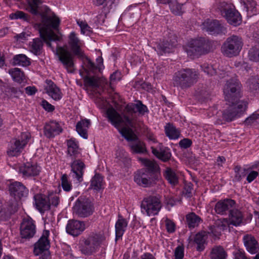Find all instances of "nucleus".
<instances>
[{
    "mask_svg": "<svg viewBox=\"0 0 259 259\" xmlns=\"http://www.w3.org/2000/svg\"><path fill=\"white\" fill-rule=\"evenodd\" d=\"M213 43L203 37L192 39L186 46L185 51L190 57L207 54L215 49Z\"/></svg>",
    "mask_w": 259,
    "mask_h": 259,
    "instance_id": "3",
    "label": "nucleus"
},
{
    "mask_svg": "<svg viewBox=\"0 0 259 259\" xmlns=\"http://www.w3.org/2000/svg\"><path fill=\"white\" fill-rule=\"evenodd\" d=\"M49 234V231L44 230L41 237L34 244L33 253L35 255H38L44 251H49L50 246L48 239Z\"/></svg>",
    "mask_w": 259,
    "mask_h": 259,
    "instance_id": "15",
    "label": "nucleus"
},
{
    "mask_svg": "<svg viewBox=\"0 0 259 259\" xmlns=\"http://www.w3.org/2000/svg\"><path fill=\"white\" fill-rule=\"evenodd\" d=\"M241 1L247 10L250 9L252 12H254V9L255 8L256 5V3L254 0H241Z\"/></svg>",
    "mask_w": 259,
    "mask_h": 259,
    "instance_id": "59",
    "label": "nucleus"
},
{
    "mask_svg": "<svg viewBox=\"0 0 259 259\" xmlns=\"http://www.w3.org/2000/svg\"><path fill=\"white\" fill-rule=\"evenodd\" d=\"M177 45V40L174 36L169 40H164L159 43L157 46V51L161 55L164 53H169L172 52Z\"/></svg>",
    "mask_w": 259,
    "mask_h": 259,
    "instance_id": "23",
    "label": "nucleus"
},
{
    "mask_svg": "<svg viewBox=\"0 0 259 259\" xmlns=\"http://www.w3.org/2000/svg\"><path fill=\"white\" fill-rule=\"evenodd\" d=\"M138 113L139 115L143 116L149 112L147 107L140 100H135V102L131 103V113Z\"/></svg>",
    "mask_w": 259,
    "mask_h": 259,
    "instance_id": "32",
    "label": "nucleus"
},
{
    "mask_svg": "<svg viewBox=\"0 0 259 259\" xmlns=\"http://www.w3.org/2000/svg\"><path fill=\"white\" fill-rule=\"evenodd\" d=\"M241 84L236 78L227 80L224 87V94L226 101L230 103L243 102L240 101Z\"/></svg>",
    "mask_w": 259,
    "mask_h": 259,
    "instance_id": "7",
    "label": "nucleus"
},
{
    "mask_svg": "<svg viewBox=\"0 0 259 259\" xmlns=\"http://www.w3.org/2000/svg\"><path fill=\"white\" fill-rule=\"evenodd\" d=\"M243 241L246 250L251 254H255L259 250V244L255 238L250 235H245Z\"/></svg>",
    "mask_w": 259,
    "mask_h": 259,
    "instance_id": "29",
    "label": "nucleus"
},
{
    "mask_svg": "<svg viewBox=\"0 0 259 259\" xmlns=\"http://www.w3.org/2000/svg\"><path fill=\"white\" fill-rule=\"evenodd\" d=\"M142 211L148 216L157 214L162 207L160 197L159 195H149L145 197L141 202Z\"/></svg>",
    "mask_w": 259,
    "mask_h": 259,
    "instance_id": "8",
    "label": "nucleus"
},
{
    "mask_svg": "<svg viewBox=\"0 0 259 259\" xmlns=\"http://www.w3.org/2000/svg\"><path fill=\"white\" fill-rule=\"evenodd\" d=\"M192 144V141L191 140L188 138H184L181 140L179 143V145L181 148L183 149H187L191 147Z\"/></svg>",
    "mask_w": 259,
    "mask_h": 259,
    "instance_id": "64",
    "label": "nucleus"
},
{
    "mask_svg": "<svg viewBox=\"0 0 259 259\" xmlns=\"http://www.w3.org/2000/svg\"><path fill=\"white\" fill-rule=\"evenodd\" d=\"M19 200V199L14 198L7 202V209L11 212V215L17 211L19 206L18 201Z\"/></svg>",
    "mask_w": 259,
    "mask_h": 259,
    "instance_id": "50",
    "label": "nucleus"
},
{
    "mask_svg": "<svg viewBox=\"0 0 259 259\" xmlns=\"http://www.w3.org/2000/svg\"><path fill=\"white\" fill-rule=\"evenodd\" d=\"M9 190L12 197L20 200L27 192V190L22 183L19 182H14L10 184Z\"/></svg>",
    "mask_w": 259,
    "mask_h": 259,
    "instance_id": "20",
    "label": "nucleus"
},
{
    "mask_svg": "<svg viewBox=\"0 0 259 259\" xmlns=\"http://www.w3.org/2000/svg\"><path fill=\"white\" fill-rule=\"evenodd\" d=\"M68 153L70 156L75 155L77 154L78 146L74 140L72 139L67 141Z\"/></svg>",
    "mask_w": 259,
    "mask_h": 259,
    "instance_id": "52",
    "label": "nucleus"
},
{
    "mask_svg": "<svg viewBox=\"0 0 259 259\" xmlns=\"http://www.w3.org/2000/svg\"><path fill=\"white\" fill-rule=\"evenodd\" d=\"M203 29L211 35L225 34L226 28L218 20L207 19L203 23Z\"/></svg>",
    "mask_w": 259,
    "mask_h": 259,
    "instance_id": "14",
    "label": "nucleus"
},
{
    "mask_svg": "<svg viewBox=\"0 0 259 259\" xmlns=\"http://www.w3.org/2000/svg\"><path fill=\"white\" fill-rule=\"evenodd\" d=\"M29 139V134L26 133L21 134L20 139H13L11 141V146L7 151L8 154L10 156H15L19 154Z\"/></svg>",
    "mask_w": 259,
    "mask_h": 259,
    "instance_id": "13",
    "label": "nucleus"
},
{
    "mask_svg": "<svg viewBox=\"0 0 259 259\" xmlns=\"http://www.w3.org/2000/svg\"><path fill=\"white\" fill-rule=\"evenodd\" d=\"M9 73L11 75L14 81L18 83H22L25 79L24 72L19 68L10 69L9 70Z\"/></svg>",
    "mask_w": 259,
    "mask_h": 259,
    "instance_id": "36",
    "label": "nucleus"
},
{
    "mask_svg": "<svg viewBox=\"0 0 259 259\" xmlns=\"http://www.w3.org/2000/svg\"><path fill=\"white\" fill-rule=\"evenodd\" d=\"M186 221L189 228H194L198 226L202 221L201 219L194 212H191L186 215Z\"/></svg>",
    "mask_w": 259,
    "mask_h": 259,
    "instance_id": "38",
    "label": "nucleus"
},
{
    "mask_svg": "<svg viewBox=\"0 0 259 259\" xmlns=\"http://www.w3.org/2000/svg\"><path fill=\"white\" fill-rule=\"evenodd\" d=\"M165 179L171 185H176L178 182V177L175 172L169 167H167L163 173Z\"/></svg>",
    "mask_w": 259,
    "mask_h": 259,
    "instance_id": "40",
    "label": "nucleus"
},
{
    "mask_svg": "<svg viewBox=\"0 0 259 259\" xmlns=\"http://www.w3.org/2000/svg\"><path fill=\"white\" fill-rule=\"evenodd\" d=\"M165 132L166 136L170 139H177L180 135L179 131L170 123H167L165 125Z\"/></svg>",
    "mask_w": 259,
    "mask_h": 259,
    "instance_id": "43",
    "label": "nucleus"
},
{
    "mask_svg": "<svg viewBox=\"0 0 259 259\" xmlns=\"http://www.w3.org/2000/svg\"><path fill=\"white\" fill-rule=\"evenodd\" d=\"M47 86L45 88L47 93L54 100H60L62 97L60 89L51 80H47Z\"/></svg>",
    "mask_w": 259,
    "mask_h": 259,
    "instance_id": "27",
    "label": "nucleus"
},
{
    "mask_svg": "<svg viewBox=\"0 0 259 259\" xmlns=\"http://www.w3.org/2000/svg\"><path fill=\"white\" fill-rule=\"evenodd\" d=\"M236 201L232 199L226 198L217 202L214 206V210L217 214L226 215L233 208H235Z\"/></svg>",
    "mask_w": 259,
    "mask_h": 259,
    "instance_id": "16",
    "label": "nucleus"
},
{
    "mask_svg": "<svg viewBox=\"0 0 259 259\" xmlns=\"http://www.w3.org/2000/svg\"><path fill=\"white\" fill-rule=\"evenodd\" d=\"M142 165L145 167L142 169L146 170L158 179L160 178V168L158 163L155 160H152L147 158H139Z\"/></svg>",
    "mask_w": 259,
    "mask_h": 259,
    "instance_id": "18",
    "label": "nucleus"
},
{
    "mask_svg": "<svg viewBox=\"0 0 259 259\" xmlns=\"http://www.w3.org/2000/svg\"><path fill=\"white\" fill-rule=\"evenodd\" d=\"M84 80L85 83L90 87H98L100 85L99 78L96 76H86Z\"/></svg>",
    "mask_w": 259,
    "mask_h": 259,
    "instance_id": "54",
    "label": "nucleus"
},
{
    "mask_svg": "<svg viewBox=\"0 0 259 259\" xmlns=\"http://www.w3.org/2000/svg\"><path fill=\"white\" fill-rule=\"evenodd\" d=\"M88 239L97 249L105 239V236L101 234H95L90 236Z\"/></svg>",
    "mask_w": 259,
    "mask_h": 259,
    "instance_id": "46",
    "label": "nucleus"
},
{
    "mask_svg": "<svg viewBox=\"0 0 259 259\" xmlns=\"http://www.w3.org/2000/svg\"><path fill=\"white\" fill-rule=\"evenodd\" d=\"M5 94L10 98H18L22 94L23 92L17 88L11 87H8L5 91Z\"/></svg>",
    "mask_w": 259,
    "mask_h": 259,
    "instance_id": "47",
    "label": "nucleus"
},
{
    "mask_svg": "<svg viewBox=\"0 0 259 259\" xmlns=\"http://www.w3.org/2000/svg\"><path fill=\"white\" fill-rule=\"evenodd\" d=\"M0 220L6 221L8 219L11 215V212L6 208H3L2 207V203H1L0 205Z\"/></svg>",
    "mask_w": 259,
    "mask_h": 259,
    "instance_id": "60",
    "label": "nucleus"
},
{
    "mask_svg": "<svg viewBox=\"0 0 259 259\" xmlns=\"http://www.w3.org/2000/svg\"><path fill=\"white\" fill-rule=\"evenodd\" d=\"M36 208L41 213L50 209V198L45 195L37 194L34 196Z\"/></svg>",
    "mask_w": 259,
    "mask_h": 259,
    "instance_id": "22",
    "label": "nucleus"
},
{
    "mask_svg": "<svg viewBox=\"0 0 259 259\" xmlns=\"http://www.w3.org/2000/svg\"><path fill=\"white\" fill-rule=\"evenodd\" d=\"M175 259H183L184 256V248L183 246H177L175 250Z\"/></svg>",
    "mask_w": 259,
    "mask_h": 259,
    "instance_id": "62",
    "label": "nucleus"
},
{
    "mask_svg": "<svg viewBox=\"0 0 259 259\" xmlns=\"http://www.w3.org/2000/svg\"><path fill=\"white\" fill-rule=\"evenodd\" d=\"M243 215L239 209L233 208L229 213L228 219L229 224L235 226H238L242 223Z\"/></svg>",
    "mask_w": 259,
    "mask_h": 259,
    "instance_id": "31",
    "label": "nucleus"
},
{
    "mask_svg": "<svg viewBox=\"0 0 259 259\" xmlns=\"http://www.w3.org/2000/svg\"><path fill=\"white\" fill-rule=\"evenodd\" d=\"M127 153L123 149H119L116 153V158L124 163L127 161Z\"/></svg>",
    "mask_w": 259,
    "mask_h": 259,
    "instance_id": "61",
    "label": "nucleus"
},
{
    "mask_svg": "<svg viewBox=\"0 0 259 259\" xmlns=\"http://www.w3.org/2000/svg\"><path fill=\"white\" fill-rule=\"evenodd\" d=\"M151 149L152 153L163 162H167L170 159L171 154L167 148H160V151L157 150L154 147H151Z\"/></svg>",
    "mask_w": 259,
    "mask_h": 259,
    "instance_id": "33",
    "label": "nucleus"
},
{
    "mask_svg": "<svg viewBox=\"0 0 259 259\" xmlns=\"http://www.w3.org/2000/svg\"><path fill=\"white\" fill-rule=\"evenodd\" d=\"M19 172L23 177H34L39 174L40 169L37 165L27 162L19 167Z\"/></svg>",
    "mask_w": 259,
    "mask_h": 259,
    "instance_id": "24",
    "label": "nucleus"
},
{
    "mask_svg": "<svg viewBox=\"0 0 259 259\" xmlns=\"http://www.w3.org/2000/svg\"><path fill=\"white\" fill-rule=\"evenodd\" d=\"M132 126V121H131V127ZM131 149L134 153H145L147 152V150L145 143L140 141L137 133H135L131 127Z\"/></svg>",
    "mask_w": 259,
    "mask_h": 259,
    "instance_id": "19",
    "label": "nucleus"
},
{
    "mask_svg": "<svg viewBox=\"0 0 259 259\" xmlns=\"http://www.w3.org/2000/svg\"><path fill=\"white\" fill-rule=\"evenodd\" d=\"M73 212L79 218H87L91 215L94 210L93 203L84 196H80L76 200L73 207Z\"/></svg>",
    "mask_w": 259,
    "mask_h": 259,
    "instance_id": "9",
    "label": "nucleus"
},
{
    "mask_svg": "<svg viewBox=\"0 0 259 259\" xmlns=\"http://www.w3.org/2000/svg\"><path fill=\"white\" fill-rule=\"evenodd\" d=\"M83 242L84 244L80 247V250L83 254L90 255L96 251L97 249L88 238L84 239Z\"/></svg>",
    "mask_w": 259,
    "mask_h": 259,
    "instance_id": "37",
    "label": "nucleus"
},
{
    "mask_svg": "<svg viewBox=\"0 0 259 259\" xmlns=\"http://www.w3.org/2000/svg\"><path fill=\"white\" fill-rule=\"evenodd\" d=\"M228 104L229 107L224 111L222 115L223 119L228 122L233 120L237 116H239L245 110L247 106L245 102L228 103Z\"/></svg>",
    "mask_w": 259,
    "mask_h": 259,
    "instance_id": "11",
    "label": "nucleus"
},
{
    "mask_svg": "<svg viewBox=\"0 0 259 259\" xmlns=\"http://www.w3.org/2000/svg\"><path fill=\"white\" fill-rule=\"evenodd\" d=\"M91 124L89 119H84L78 121L76 125V130L78 134L84 139H87L88 137V129Z\"/></svg>",
    "mask_w": 259,
    "mask_h": 259,
    "instance_id": "34",
    "label": "nucleus"
},
{
    "mask_svg": "<svg viewBox=\"0 0 259 259\" xmlns=\"http://www.w3.org/2000/svg\"><path fill=\"white\" fill-rule=\"evenodd\" d=\"M61 185L65 191H69L71 189V185L68 181V176L64 174L61 177Z\"/></svg>",
    "mask_w": 259,
    "mask_h": 259,
    "instance_id": "58",
    "label": "nucleus"
},
{
    "mask_svg": "<svg viewBox=\"0 0 259 259\" xmlns=\"http://www.w3.org/2000/svg\"><path fill=\"white\" fill-rule=\"evenodd\" d=\"M13 65L28 66L30 64L29 59L24 54L16 55L13 58Z\"/></svg>",
    "mask_w": 259,
    "mask_h": 259,
    "instance_id": "39",
    "label": "nucleus"
},
{
    "mask_svg": "<svg viewBox=\"0 0 259 259\" xmlns=\"http://www.w3.org/2000/svg\"><path fill=\"white\" fill-rule=\"evenodd\" d=\"M196 95L199 99L205 100L208 98L209 93L205 87H202L201 89L198 88L196 90Z\"/></svg>",
    "mask_w": 259,
    "mask_h": 259,
    "instance_id": "56",
    "label": "nucleus"
},
{
    "mask_svg": "<svg viewBox=\"0 0 259 259\" xmlns=\"http://www.w3.org/2000/svg\"><path fill=\"white\" fill-rule=\"evenodd\" d=\"M103 178L99 174H96L91 180V187L94 190H99L101 188Z\"/></svg>",
    "mask_w": 259,
    "mask_h": 259,
    "instance_id": "49",
    "label": "nucleus"
},
{
    "mask_svg": "<svg viewBox=\"0 0 259 259\" xmlns=\"http://www.w3.org/2000/svg\"><path fill=\"white\" fill-rule=\"evenodd\" d=\"M165 226L167 231L169 233H172L175 231L176 225L174 222L169 219H166L165 220Z\"/></svg>",
    "mask_w": 259,
    "mask_h": 259,
    "instance_id": "63",
    "label": "nucleus"
},
{
    "mask_svg": "<svg viewBox=\"0 0 259 259\" xmlns=\"http://www.w3.org/2000/svg\"><path fill=\"white\" fill-rule=\"evenodd\" d=\"M79 42L80 40L76 36L75 33L72 32L69 36L68 42L71 50L75 55L78 57H82V53L79 44Z\"/></svg>",
    "mask_w": 259,
    "mask_h": 259,
    "instance_id": "30",
    "label": "nucleus"
},
{
    "mask_svg": "<svg viewBox=\"0 0 259 259\" xmlns=\"http://www.w3.org/2000/svg\"><path fill=\"white\" fill-rule=\"evenodd\" d=\"M20 230L22 238L29 239L32 238L35 233V226L32 220L24 219L21 223Z\"/></svg>",
    "mask_w": 259,
    "mask_h": 259,
    "instance_id": "17",
    "label": "nucleus"
},
{
    "mask_svg": "<svg viewBox=\"0 0 259 259\" xmlns=\"http://www.w3.org/2000/svg\"><path fill=\"white\" fill-rule=\"evenodd\" d=\"M215 229L219 230V232H217V235H221V232L227 230L228 225H230L228 219H223V220H219L215 223Z\"/></svg>",
    "mask_w": 259,
    "mask_h": 259,
    "instance_id": "48",
    "label": "nucleus"
},
{
    "mask_svg": "<svg viewBox=\"0 0 259 259\" xmlns=\"http://www.w3.org/2000/svg\"><path fill=\"white\" fill-rule=\"evenodd\" d=\"M56 54L58 55L59 60L69 73H73L74 71V56L72 53L62 47L57 48Z\"/></svg>",
    "mask_w": 259,
    "mask_h": 259,
    "instance_id": "10",
    "label": "nucleus"
},
{
    "mask_svg": "<svg viewBox=\"0 0 259 259\" xmlns=\"http://www.w3.org/2000/svg\"><path fill=\"white\" fill-rule=\"evenodd\" d=\"M71 171L73 173L72 176L80 182L82 181L83 169L85 168V164L80 159L74 160L71 163Z\"/></svg>",
    "mask_w": 259,
    "mask_h": 259,
    "instance_id": "25",
    "label": "nucleus"
},
{
    "mask_svg": "<svg viewBox=\"0 0 259 259\" xmlns=\"http://www.w3.org/2000/svg\"><path fill=\"white\" fill-rule=\"evenodd\" d=\"M198 74L195 69H182L176 72L174 76V84L182 89L193 85L197 80Z\"/></svg>",
    "mask_w": 259,
    "mask_h": 259,
    "instance_id": "4",
    "label": "nucleus"
},
{
    "mask_svg": "<svg viewBox=\"0 0 259 259\" xmlns=\"http://www.w3.org/2000/svg\"><path fill=\"white\" fill-rule=\"evenodd\" d=\"M171 11L176 15H181L183 14L182 5L178 4L177 2L171 1L170 4H168Z\"/></svg>",
    "mask_w": 259,
    "mask_h": 259,
    "instance_id": "53",
    "label": "nucleus"
},
{
    "mask_svg": "<svg viewBox=\"0 0 259 259\" xmlns=\"http://www.w3.org/2000/svg\"><path fill=\"white\" fill-rule=\"evenodd\" d=\"M30 45V51L34 55L38 56L41 54L43 47V42L39 38L33 39Z\"/></svg>",
    "mask_w": 259,
    "mask_h": 259,
    "instance_id": "41",
    "label": "nucleus"
},
{
    "mask_svg": "<svg viewBox=\"0 0 259 259\" xmlns=\"http://www.w3.org/2000/svg\"><path fill=\"white\" fill-rule=\"evenodd\" d=\"M243 46L242 38L236 35H232L227 37L223 42L221 51L224 56L231 58L239 54Z\"/></svg>",
    "mask_w": 259,
    "mask_h": 259,
    "instance_id": "5",
    "label": "nucleus"
},
{
    "mask_svg": "<svg viewBox=\"0 0 259 259\" xmlns=\"http://www.w3.org/2000/svg\"><path fill=\"white\" fill-rule=\"evenodd\" d=\"M159 180L142 168L137 170L134 176V181L139 186L144 187H151Z\"/></svg>",
    "mask_w": 259,
    "mask_h": 259,
    "instance_id": "12",
    "label": "nucleus"
},
{
    "mask_svg": "<svg viewBox=\"0 0 259 259\" xmlns=\"http://www.w3.org/2000/svg\"><path fill=\"white\" fill-rule=\"evenodd\" d=\"M66 229L68 234L73 236H77L85 229V225L83 222L71 220L68 221Z\"/></svg>",
    "mask_w": 259,
    "mask_h": 259,
    "instance_id": "21",
    "label": "nucleus"
},
{
    "mask_svg": "<svg viewBox=\"0 0 259 259\" xmlns=\"http://www.w3.org/2000/svg\"><path fill=\"white\" fill-rule=\"evenodd\" d=\"M206 239L205 232H199L196 234L194 238V243L197 244L196 249L201 251L204 249V243Z\"/></svg>",
    "mask_w": 259,
    "mask_h": 259,
    "instance_id": "35",
    "label": "nucleus"
},
{
    "mask_svg": "<svg viewBox=\"0 0 259 259\" xmlns=\"http://www.w3.org/2000/svg\"><path fill=\"white\" fill-rule=\"evenodd\" d=\"M202 70L207 74L212 76L217 74V71L212 65H209L207 63H204L201 66Z\"/></svg>",
    "mask_w": 259,
    "mask_h": 259,
    "instance_id": "55",
    "label": "nucleus"
},
{
    "mask_svg": "<svg viewBox=\"0 0 259 259\" xmlns=\"http://www.w3.org/2000/svg\"><path fill=\"white\" fill-rule=\"evenodd\" d=\"M63 131L59 124L54 121H51L45 125L44 127L45 135L49 138L54 137L59 135Z\"/></svg>",
    "mask_w": 259,
    "mask_h": 259,
    "instance_id": "26",
    "label": "nucleus"
},
{
    "mask_svg": "<svg viewBox=\"0 0 259 259\" xmlns=\"http://www.w3.org/2000/svg\"><path fill=\"white\" fill-rule=\"evenodd\" d=\"M247 87L250 92L257 93L259 91V78L252 77L248 79L246 82Z\"/></svg>",
    "mask_w": 259,
    "mask_h": 259,
    "instance_id": "45",
    "label": "nucleus"
},
{
    "mask_svg": "<svg viewBox=\"0 0 259 259\" xmlns=\"http://www.w3.org/2000/svg\"><path fill=\"white\" fill-rule=\"evenodd\" d=\"M10 18L11 19H20L27 22H29L30 18L28 14L21 11H17L14 13L11 14L10 15Z\"/></svg>",
    "mask_w": 259,
    "mask_h": 259,
    "instance_id": "51",
    "label": "nucleus"
},
{
    "mask_svg": "<svg viewBox=\"0 0 259 259\" xmlns=\"http://www.w3.org/2000/svg\"><path fill=\"white\" fill-rule=\"evenodd\" d=\"M38 13L33 15L34 16L39 17L41 20V23L36 24L35 27L38 30L40 38L48 47L52 48L50 41L60 40L61 38L52 29H58L60 20L50 9V11H41Z\"/></svg>",
    "mask_w": 259,
    "mask_h": 259,
    "instance_id": "1",
    "label": "nucleus"
},
{
    "mask_svg": "<svg viewBox=\"0 0 259 259\" xmlns=\"http://www.w3.org/2000/svg\"><path fill=\"white\" fill-rule=\"evenodd\" d=\"M27 10L32 15H36L41 11H50V8L42 5V2L41 0H31L28 4Z\"/></svg>",
    "mask_w": 259,
    "mask_h": 259,
    "instance_id": "28",
    "label": "nucleus"
},
{
    "mask_svg": "<svg viewBox=\"0 0 259 259\" xmlns=\"http://www.w3.org/2000/svg\"><path fill=\"white\" fill-rule=\"evenodd\" d=\"M248 56L250 60L259 62V48L253 47L250 49Z\"/></svg>",
    "mask_w": 259,
    "mask_h": 259,
    "instance_id": "57",
    "label": "nucleus"
},
{
    "mask_svg": "<svg viewBox=\"0 0 259 259\" xmlns=\"http://www.w3.org/2000/svg\"><path fill=\"white\" fill-rule=\"evenodd\" d=\"M109 121L117 128L122 135L128 142H130V107L127 105L121 114L111 107L106 112Z\"/></svg>",
    "mask_w": 259,
    "mask_h": 259,
    "instance_id": "2",
    "label": "nucleus"
},
{
    "mask_svg": "<svg viewBox=\"0 0 259 259\" xmlns=\"http://www.w3.org/2000/svg\"><path fill=\"white\" fill-rule=\"evenodd\" d=\"M127 225V222L123 219H119L117 221L115 224L116 240L122 236Z\"/></svg>",
    "mask_w": 259,
    "mask_h": 259,
    "instance_id": "44",
    "label": "nucleus"
},
{
    "mask_svg": "<svg viewBox=\"0 0 259 259\" xmlns=\"http://www.w3.org/2000/svg\"><path fill=\"white\" fill-rule=\"evenodd\" d=\"M216 10L221 15L226 18L227 22L234 26L239 25L241 22V16L234 7L225 2L216 4Z\"/></svg>",
    "mask_w": 259,
    "mask_h": 259,
    "instance_id": "6",
    "label": "nucleus"
},
{
    "mask_svg": "<svg viewBox=\"0 0 259 259\" xmlns=\"http://www.w3.org/2000/svg\"><path fill=\"white\" fill-rule=\"evenodd\" d=\"M227 253L221 246L213 247L210 253L211 259H226Z\"/></svg>",
    "mask_w": 259,
    "mask_h": 259,
    "instance_id": "42",
    "label": "nucleus"
}]
</instances>
